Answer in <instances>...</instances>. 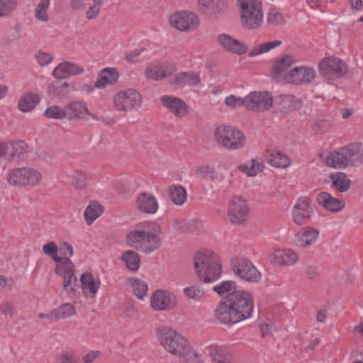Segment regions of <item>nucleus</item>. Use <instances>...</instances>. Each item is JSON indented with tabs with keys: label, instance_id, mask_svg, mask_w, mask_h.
<instances>
[{
	"label": "nucleus",
	"instance_id": "nucleus-1",
	"mask_svg": "<svg viewBox=\"0 0 363 363\" xmlns=\"http://www.w3.org/2000/svg\"><path fill=\"white\" fill-rule=\"evenodd\" d=\"M253 307L252 295L247 291L238 290L218 303L214 316L221 323L233 325L250 318Z\"/></svg>",
	"mask_w": 363,
	"mask_h": 363
},
{
	"label": "nucleus",
	"instance_id": "nucleus-2",
	"mask_svg": "<svg viewBox=\"0 0 363 363\" xmlns=\"http://www.w3.org/2000/svg\"><path fill=\"white\" fill-rule=\"evenodd\" d=\"M160 226L155 223H145L127 235L128 244L145 253L152 252L162 245Z\"/></svg>",
	"mask_w": 363,
	"mask_h": 363
},
{
	"label": "nucleus",
	"instance_id": "nucleus-3",
	"mask_svg": "<svg viewBox=\"0 0 363 363\" xmlns=\"http://www.w3.org/2000/svg\"><path fill=\"white\" fill-rule=\"evenodd\" d=\"M160 345L169 353L179 359L188 357L192 350L189 340L176 330L160 326L156 333Z\"/></svg>",
	"mask_w": 363,
	"mask_h": 363
},
{
	"label": "nucleus",
	"instance_id": "nucleus-4",
	"mask_svg": "<svg viewBox=\"0 0 363 363\" xmlns=\"http://www.w3.org/2000/svg\"><path fill=\"white\" fill-rule=\"evenodd\" d=\"M43 252L51 257L56 262L55 272L63 276V289L68 293L74 294L77 279L74 273V266L69 257L61 258L57 255L58 247L55 242L50 241L43 246Z\"/></svg>",
	"mask_w": 363,
	"mask_h": 363
},
{
	"label": "nucleus",
	"instance_id": "nucleus-5",
	"mask_svg": "<svg viewBox=\"0 0 363 363\" xmlns=\"http://www.w3.org/2000/svg\"><path fill=\"white\" fill-rule=\"evenodd\" d=\"M194 264L197 277L206 283L217 280L221 274V263L212 252H199L194 255Z\"/></svg>",
	"mask_w": 363,
	"mask_h": 363
},
{
	"label": "nucleus",
	"instance_id": "nucleus-6",
	"mask_svg": "<svg viewBox=\"0 0 363 363\" xmlns=\"http://www.w3.org/2000/svg\"><path fill=\"white\" fill-rule=\"evenodd\" d=\"M363 147L359 143L350 144L333 152L327 157L328 166L336 168H345L348 165H355L362 162Z\"/></svg>",
	"mask_w": 363,
	"mask_h": 363
},
{
	"label": "nucleus",
	"instance_id": "nucleus-7",
	"mask_svg": "<svg viewBox=\"0 0 363 363\" xmlns=\"http://www.w3.org/2000/svg\"><path fill=\"white\" fill-rule=\"evenodd\" d=\"M240 23L245 30H255L263 23L260 0H240Z\"/></svg>",
	"mask_w": 363,
	"mask_h": 363
},
{
	"label": "nucleus",
	"instance_id": "nucleus-8",
	"mask_svg": "<svg viewBox=\"0 0 363 363\" xmlns=\"http://www.w3.org/2000/svg\"><path fill=\"white\" fill-rule=\"evenodd\" d=\"M230 264L233 273L242 280L250 283H257L261 280V273L249 259L235 256L232 257Z\"/></svg>",
	"mask_w": 363,
	"mask_h": 363
},
{
	"label": "nucleus",
	"instance_id": "nucleus-9",
	"mask_svg": "<svg viewBox=\"0 0 363 363\" xmlns=\"http://www.w3.org/2000/svg\"><path fill=\"white\" fill-rule=\"evenodd\" d=\"M215 137L220 145L230 150L240 149L245 143L244 135L231 126L218 127L215 131Z\"/></svg>",
	"mask_w": 363,
	"mask_h": 363
},
{
	"label": "nucleus",
	"instance_id": "nucleus-10",
	"mask_svg": "<svg viewBox=\"0 0 363 363\" xmlns=\"http://www.w3.org/2000/svg\"><path fill=\"white\" fill-rule=\"evenodd\" d=\"M41 179V173L33 167L15 168L8 174L9 183L14 186H35Z\"/></svg>",
	"mask_w": 363,
	"mask_h": 363
},
{
	"label": "nucleus",
	"instance_id": "nucleus-11",
	"mask_svg": "<svg viewBox=\"0 0 363 363\" xmlns=\"http://www.w3.org/2000/svg\"><path fill=\"white\" fill-rule=\"evenodd\" d=\"M140 93L132 89L121 91L113 97V106L118 111L127 112L138 108L141 104Z\"/></svg>",
	"mask_w": 363,
	"mask_h": 363
},
{
	"label": "nucleus",
	"instance_id": "nucleus-12",
	"mask_svg": "<svg viewBox=\"0 0 363 363\" xmlns=\"http://www.w3.org/2000/svg\"><path fill=\"white\" fill-rule=\"evenodd\" d=\"M319 71L325 78L336 79L341 78L347 72V66L341 59L331 57L321 61Z\"/></svg>",
	"mask_w": 363,
	"mask_h": 363
},
{
	"label": "nucleus",
	"instance_id": "nucleus-13",
	"mask_svg": "<svg viewBox=\"0 0 363 363\" xmlns=\"http://www.w3.org/2000/svg\"><path fill=\"white\" fill-rule=\"evenodd\" d=\"M273 97L268 91H252L246 96L245 108L248 111L262 112L272 106Z\"/></svg>",
	"mask_w": 363,
	"mask_h": 363
},
{
	"label": "nucleus",
	"instance_id": "nucleus-14",
	"mask_svg": "<svg viewBox=\"0 0 363 363\" xmlns=\"http://www.w3.org/2000/svg\"><path fill=\"white\" fill-rule=\"evenodd\" d=\"M248 213L249 207L243 198L237 196L231 199L228 207V217L231 223L242 224L246 220Z\"/></svg>",
	"mask_w": 363,
	"mask_h": 363
},
{
	"label": "nucleus",
	"instance_id": "nucleus-15",
	"mask_svg": "<svg viewBox=\"0 0 363 363\" xmlns=\"http://www.w3.org/2000/svg\"><path fill=\"white\" fill-rule=\"evenodd\" d=\"M170 24L176 29L189 32L195 30L199 25L198 17L193 13L181 11L169 17Z\"/></svg>",
	"mask_w": 363,
	"mask_h": 363
},
{
	"label": "nucleus",
	"instance_id": "nucleus-16",
	"mask_svg": "<svg viewBox=\"0 0 363 363\" xmlns=\"http://www.w3.org/2000/svg\"><path fill=\"white\" fill-rule=\"evenodd\" d=\"M176 305V296L168 291L157 290L151 295L150 306L155 311H171Z\"/></svg>",
	"mask_w": 363,
	"mask_h": 363
},
{
	"label": "nucleus",
	"instance_id": "nucleus-17",
	"mask_svg": "<svg viewBox=\"0 0 363 363\" xmlns=\"http://www.w3.org/2000/svg\"><path fill=\"white\" fill-rule=\"evenodd\" d=\"M313 213L310 199L307 196L300 197L293 208V220L298 225H305L309 222Z\"/></svg>",
	"mask_w": 363,
	"mask_h": 363
},
{
	"label": "nucleus",
	"instance_id": "nucleus-18",
	"mask_svg": "<svg viewBox=\"0 0 363 363\" xmlns=\"http://www.w3.org/2000/svg\"><path fill=\"white\" fill-rule=\"evenodd\" d=\"M315 77V72L313 68L301 66L289 70L285 75V81L287 83L301 85L311 82Z\"/></svg>",
	"mask_w": 363,
	"mask_h": 363
},
{
	"label": "nucleus",
	"instance_id": "nucleus-19",
	"mask_svg": "<svg viewBox=\"0 0 363 363\" xmlns=\"http://www.w3.org/2000/svg\"><path fill=\"white\" fill-rule=\"evenodd\" d=\"M176 72L174 64L164 62L147 67L145 70V76L150 79L161 81L172 77Z\"/></svg>",
	"mask_w": 363,
	"mask_h": 363
},
{
	"label": "nucleus",
	"instance_id": "nucleus-20",
	"mask_svg": "<svg viewBox=\"0 0 363 363\" xmlns=\"http://www.w3.org/2000/svg\"><path fill=\"white\" fill-rule=\"evenodd\" d=\"M298 259V255L290 249H277L268 255L269 262L275 266L293 265Z\"/></svg>",
	"mask_w": 363,
	"mask_h": 363
},
{
	"label": "nucleus",
	"instance_id": "nucleus-21",
	"mask_svg": "<svg viewBox=\"0 0 363 363\" xmlns=\"http://www.w3.org/2000/svg\"><path fill=\"white\" fill-rule=\"evenodd\" d=\"M216 40L224 50L230 53L240 55L247 52V46L245 44L228 34L222 33L218 35Z\"/></svg>",
	"mask_w": 363,
	"mask_h": 363
},
{
	"label": "nucleus",
	"instance_id": "nucleus-22",
	"mask_svg": "<svg viewBox=\"0 0 363 363\" xmlns=\"http://www.w3.org/2000/svg\"><path fill=\"white\" fill-rule=\"evenodd\" d=\"M84 72V67L70 62L64 61L60 63L52 71V75L59 79H65L73 75H79Z\"/></svg>",
	"mask_w": 363,
	"mask_h": 363
},
{
	"label": "nucleus",
	"instance_id": "nucleus-23",
	"mask_svg": "<svg viewBox=\"0 0 363 363\" xmlns=\"http://www.w3.org/2000/svg\"><path fill=\"white\" fill-rule=\"evenodd\" d=\"M316 201L323 208L335 213L340 211L345 206L342 199L335 198L326 191L319 193L316 196Z\"/></svg>",
	"mask_w": 363,
	"mask_h": 363
},
{
	"label": "nucleus",
	"instance_id": "nucleus-24",
	"mask_svg": "<svg viewBox=\"0 0 363 363\" xmlns=\"http://www.w3.org/2000/svg\"><path fill=\"white\" fill-rule=\"evenodd\" d=\"M162 105L170 110L178 117H182L187 113L186 105L179 98L176 96L164 95L160 97Z\"/></svg>",
	"mask_w": 363,
	"mask_h": 363
},
{
	"label": "nucleus",
	"instance_id": "nucleus-25",
	"mask_svg": "<svg viewBox=\"0 0 363 363\" xmlns=\"http://www.w3.org/2000/svg\"><path fill=\"white\" fill-rule=\"evenodd\" d=\"M136 206L141 212L153 214L158 209L157 199L151 194L141 193L136 201Z\"/></svg>",
	"mask_w": 363,
	"mask_h": 363
},
{
	"label": "nucleus",
	"instance_id": "nucleus-26",
	"mask_svg": "<svg viewBox=\"0 0 363 363\" xmlns=\"http://www.w3.org/2000/svg\"><path fill=\"white\" fill-rule=\"evenodd\" d=\"M319 231L315 228H302L296 235V244L301 248H306L312 245L317 240Z\"/></svg>",
	"mask_w": 363,
	"mask_h": 363
},
{
	"label": "nucleus",
	"instance_id": "nucleus-27",
	"mask_svg": "<svg viewBox=\"0 0 363 363\" xmlns=\"http://www.w3.org/2000/svg\"><path fill=\"white\" fill-rule=\"evenodd\" d=\"M200 83V78L195 72H181L174 77L172 85L177 88H182L185 86H196Z\"/></svg>",
	"mask_w": 363,
	"mask_h": 363
},
{
	"label": "nucleus",
	"instance_id": "nucleus-28",
	"mask_svg": "<svg viewBox=\"0 0 363 363\" xmlns=\"http://www.w3.org/2000/svg\"><path fill=\"white\" fill-rule=\"evenodd\" d=\"M264 157L267 162L275 167L286 168L291 164L289 157L275 150H267Z\"/></svg>",
	"mask_w": 363,
	"mask_h": 363
},
{
	"label": "nucleus",
	"instance_id": "nucleus-29",
	"mask_svg": "<svg viewBox=\"0 0 363 363\" xmlns=\"http://www.w3.org/2000/svg\"><path fill=\"white\" fill-rule=\"evenodd\" d=\"M118 78V74L115 69L105 68L98 75L94 86L98 89H104L107 84H115Z\"/></svg>",
	"mask_w": 363,
	"mask_h": 363
},
{
	"label": "nucleus",
	"instance_id": "nucleus-30",
	"mask_svg": "<svg viewBox=\"0 0 363 363\" xmlns=\"http://www.w3.org/2000/svg\"><path fill=\"white\" fill-rule=\"evenodd\" d=\"M40 101V97L38 94L26 92L20 97L18 108L21 112H29L35 108Z\"/></svg>",
	"mask_w": 363,
	"mask_h": 363
},
{
	"label": "nucleus",
	"instance_id": "nucleus-31",
	"mask_svg": "<svg viewBox=\"0 0 363 363\" xmlns=\"http://www.w3.org/2000/svg\"><path fill=\"white\" fill-rule=\"evenodd\" d=\"M82 288L84 294L86 296L89 294L91 296H95L101 285L99 279H95L91 273H84L80 278Z\"/></svg>",
	"mask_w": 363,
	"mask_h": 363
},
{
	"label": "nucleus",
	"instance_id": "nucleus-32",
	"mask_svg": "<svg viewBox=\"0 0 363 363\" xmlns=\"http://www.w3.org/2000/svg\"><path fill=\"white\" fill-rule=\"evenodd\" d=\"M295 61L290 55H285L277 60L273 67V73L277 77H282L285 80V75L291 70Z\"/></svg>",
	"mask_w": 363,
	"mask_h": 363
},
{
	"label": "nucleus",
	"instance_id": "nucleus-33",
	"mask_svg": "<svg viewBox=\"0 0 363 363\" xmlns=\"http://www.w3.org/2000/svg\"><path fill=\"white\" fill-rule=\"evenodd\" d=\"M104 212L103 206L96 201H91L84 212L87 225H91Z\"/></svg>",
	"mask_w": 363,
	"mask_h": 363
},
{
	"label": "nucleus",
	"instance_id": "nucleus-34",
	"mask_svg": "<svg viewBox=\"0 0 363 363\" xmlns=\"http://www.w3.org/2000/svg\"><path fill=\"white\" fill-rule=\"evenodd\" d=\"M330 179L333 182V186L338 192H345L350 187L351 181L343 172H335L330 174Z\"/></svg>",
	"mask_w": 363,
	"mask_h": 363
},
{
	"label": "nucleus",
	"instance_id": "nucleus-35",
	"mask_svg": "<svg viewBox=\"0 0 363 363\" xmlns=\"http://www.w3.org/2000/svg\"><path fill=\"white\" fill-rule=\"evenodd\" d=\"M168 195L170 200L175 205L181 206L186 201V191L181 185H170L168 187Z\"/></svg>",
	"mask_w": 363,
	"mask_h": 363
},
{
	"label": "nucleus",
	"instance_id": "nucleus-36",
	"mask_svg": "<svg viewBox=\"0 0 363 363\" xmlns=\"http://www.w3.org/2000/svg\"><path fill=\"white\" fill-rule=\"evenodd\" d=\"M210 355L215 363L233 362V355L230 351L223 347H211Z\"/></svg>",
	"mask_w": 363,
	"mask_h": 363
},
{
	"label": "nucleus",
	"instance_id": "nucleus-37",
	"mask_svg": "<svg viewBox=\"0 0 363 363\" xmlns=\"http://www.w3.org/2000/svg\"><path fill=\"white\" fill-rule=\"evenodd\" d=\"M67 113V116L69 119L81 118L84 113H88V108L84 101H74L65 106Z\"/></svg>",
	"mask_w": 363,
	"mask_h": 363
},
{
	"label": "nucleus",
	"instance_id": "nucleus-38",
	"mask_svg": "<svg viewBox=\"0 0 363 363\" xmlns=\"http://www.w3.org/2000/svg\"><path fill=\"white\" fill-rule=\"evenodd\" d=\"M122 260L125 264L127 269L132 272L137 271L140 265V257L133 250L125 251L121 257Z\"/></svg>",
	"mask_w": 363,
	"mask_h": 363
},
{
	"label": "nucleus",
	"instance_id": "nucleus-39",
	"mask_svg": "<svg viewBox=\"0 0 363 363\" xmlns=\"http://www.w3.org/2000/svg\"><path fill=\"white\" fill-rule=\"evenodd\" d=\"M264 167L263 162L257 159H253L247 164L238 166L239 170L246 174L247 176L254 177L262 171Z\"/></svg>",
	"mask_w": 363,
	"mask_h": 363
},
{
	"label": "nucleus",
	"instance_id": "nucleus-40",
	"mask_svg": "<svg viewBox=\"0 0 363 363\" xmlns=\"http://www.w3.org/2000/svg\"><path fill=\"white\" fill-rule=\"evenodd\" d=\"M9 161L13 160L16 157L18 159L23 158L24 154L27 152V145L22 140L14 142L9 145Z\"/></svg>",
	"mask_w": 363,
	"mask_h": 363
},
{
	"label": "nucleus",
	"instance_id": "nucleus-41",
	"mask_svg": "<svg viewBox=\"0 0 363 363\" xmlns=\"http://www.w3.org/2000/svg\"><path fill=\"white\" fill-rule=\"evenodd\" d=\"M128 281L135 296L139 299L142 300L147 296L148 287L146 282L135 278L130 279Z\"/></svg>",
	"mask_w": 363,
	"mask_h": 363
},
{
	"label": "nucleus",
	"instance_id": "nucleus-42",
	"mask_svg": "<svg viewBox=\"0 0 363 363\" xmlns=\"http://www.w3.org/2000/svg\"><path fill=\"white\" fill-rule=\"evenodd\" d=\"M237 286L234 281H223L213 287V290L220 296L228 297V295L236 290Z\"/></svg>",
	"mask_w": 363,
	"mask_h": 363
},
{
	"label": "nucleus",
	"instance_id": "nucleus-43",
	"mask_svg": "<svg viewBox=\"0 0 363 363\" xmlns=\"http://www.w3.org/2000/svg\"><path fill=\"white\" fill-rule=\"evenodd\" d=\"M198 174L201 178L206 180L210 181H220L222 180V176L220 175L214 168L208 165H203L200 167L197 171Z\"/></svg>",
	"mask_w": 363,
	"mask_h": 363
},
{
	"label": "nucleus",
	"instance_id": "nucleus-44",
	"mask_svg": "<svg viewBox=\"0 0 363 363\" xmlns=\"http://www.w3.org/2000/svg\"><path fill=\"white\" fill-rule=\"evenodd\" d=\"M282 111H289L300 107L301 102L298 99L292 95H284L281 96L279 102Z\"/></svg>",
	"mask_w": 363,
	"mask_h": 363
},
{
	"label": "nucleus",
	"instance_id": "nucleus-45",
	"mask_svg": "<svg viewBox=\"0 0 363 363\" xmlns=\"http://www.w3.org/2000/svg\"><path fill=\"white\" fill-rule=\"evenodd\" d=\"M281 43H282L281 40H275L273 41L260 44L257 48H255L252 50H251L249 52V55L250 57H255L259 55L266 53L270 51L271 50L281 45Z\"/></svg>",
	"mask_w": 363,
	"mask_h": 363
},
{
	"label": "nucleus",
	"instance_id": "nucleus-46",
	"mask_svg": "<svg viewBox=\"0 0 363 363\" xmlns=\"http://www.w3.org/2000/svg\"><path fill=\"white\" fill-rule=\"evenodd\" d=\"M69 86V84L67 82H53L48 87V95L52 99L65 96L68 94L67 89Z\"/></svg>",
	"mask_w": 363,
	"mask_h": 363
},
{
	"label": "nucleus",
	"instance_id": "nucleus-47",
	"mask_svg": "<svg viewBox=\"0 0 363 363\" xmlns=\"http://www.w3.org/2000/svg\"><path fill=\"white\" fill-rule=\"evenodd\" d=\"M50 5V0H40L35 9V18L42 22H48L49 16L48 9Z\"/></svg>",
	"mask_w": 363,
	"mask_h": 363
},
{
	"label": "nucleus",
	"instance_id": "nucleus-48",
	"mask_svg": "<svg viewBox=\"0 0 363 363\" xmlns=\"http://www.w3.org/2000/svg\"><path fill=\"white\" fill-rule=\"evenodd\" d=\"M75 308L71 303H65L57 309L53 310L55 320L65 319L74 314Z\"/></svg>",
	"mask_w": 363,
	"mask_h": 363
},
{
	"label": "nucleus",
	"instance_id": "nucleus-49",
	"mask_svg": "<svg viewBox=\"0 0 363 363\" xmlns=\"http://www.w3.org/2000/svg\"><path fill=\"white\" fill-rule=\"evenodd\" d=\"M44 114L48 118L62 120L67 117V113L65 108L62 109L56 105H52L45 111Z\"/></svg>",
	"mask_w": 363,
	"mask_h": 363
},
{
	"label": "nucleus",
	"instance_id": "nucleus-50",
	"mask_svg": "<svg viewBox=\"0 0 363 363\" xmlns=\"http://www.w3.org/2000/svg\"><path fill=\"white\" fill-rule=\"evenodd\" d=\"M71 177L72 178V184L77 189H82L87 184L86 176L82 171H74Z\"/></svg>",
	"mask_w": 363,
	"mask_h": 363
},
{
	"label": "nucleus",
	"instance_id": "nucleus-51",
	"mask_svg": "<svg viewBox=\"0 0 363 363\" xmlns=\"http://www.w3.org/2000/svg\"><path fill=\"white\" fill-rule=\"evenodd\" d=\"M184 294L189 298L199 301L205 296V292L198 286H192L183 289Z\"/></svg>",
	"mask_w": 363,
	"mask_h": 363
},
{
	"label": "nucleus",
	"instance_id": "nucleus-52",
	"mask_svg": "<svg viewBox=\"0 0 363 363\" xmlns=\"http://www.w3.org/2000/svg\"><path fill=\"white\" fill-rule=\"evenodd\" d=\"M17 6V0H0V18L13 12Z\"/></svg>",
	"mask_w": 363,
	"mask_h": 363
},
{
	"label": "nucleus",
	"instance_id": "nucleus-53",
	"mask_svg": "<svg viewBox=\"0 0 363 363\" xmlns=\"http://www.w3.org/2000/svg\"><path fill=\"white\" fill-rule=\"evenodd\" d=\"M267 21L272 26L281 25L284 22V18L281 12L276 9H270L267 13Z\"/></svg>",
	"mask_w": 363,
	"mask_h": 363
},
{
	"label": "nucleus",
	"instance_id": "nucleus-54",
	"mask_svg": "<svg viewBox=\"0 0 363 363\" xmlns=\"http://www.w3.org/2000/svg\"><path fill=\"white\" fill-rule=\"evenodd\" d=\"M246 96L242 98L235 95H230L225 99V104L227 106L231 108H235L240 106L245 108Z\"/></svg>",
	"mask_w": 363,
	"mask_h": 363
},
{
	"label": "nucleus",
	"instance_id": "nucleus-55",
	"mask_svg": "<svg viewBox=\"0 0 363 363\" xmlns=\"http://www.w3.org/2000/svg\"><path fill=\"white\" fill-rule=\"evenodd\" d=\"M306 277L311 281H318L321 275L320 269L313 264L306 266L305 269Z\"/></svg>",
	"mask_w": 363,
	"mask_h": 363
},
{
	"label": "nucleus",
	"instance_id": "nucleus-56",
	"mask_svg": "<svg viewBox=\"0 0 363 363\" xmlns=\"http://www.w3.org/2000/svg\"><path fill=\"white\" fill-rule=\"evenodd\" d=\"M35 59L38 64L43 67L49 65L53 60V57L48 52L38 51L35 55Z\"/></svg>",
	"mask_w": 363,
	"mask_h": 363
},
{
	"label": "nucleus",
	"instance_id": "nucleus-57",
	"mask_svg": "<svg viewBox=\"0 0 363 363\" xmlns=\"http://www.w3.org/2000/svg\"><path fill=\"white\" fill-rule=\"evenodd\" d=\"M57 363H77L73 354L69 352H64L58 355Z\"/></svg>",
	"mask_w": 363,
	"mask_h": 363
},
{
	"label": "nucleus",
	"instance_id": "nucleus-58",
	"mask_svg": "<svg viewBox=\"0 0 363 363\" xmlns=\"http://www.w3.org/2000/svg\"><path fill=\"white\" fill-rule=\"evenodd\" d=\"M190 228V223L184 219H177L174 221V228L176 230L184 233Z\"/></svg>",
	"mask_w": 363,
	"mask_h": 363
},
{
	"label": "nucleus",
	"instance_id": "nucleus-59",
	"mask_svg": "<svg viewBox=\"0 0 363 363\" xmlns=\"http://www.w3.org/2000/svg\"><path fill=\"white\" fill-rule=\"evenodd\" d=\"M143 51V49H135L125 54V60L131 63H136L138 62V57Z\"/></svg>",
	"mask_w": 363,
	"mask_h": 363
},
{
	"label": "nucleus",
	"instance_id": "nucleus-60",
	"mask_svg": "<svg viewBox=\"0 0 363 363\" xmlns=\"http://www.w3.org/2000/svg\"><path fill=\"white\" fill-rule=\"evenodd\" d=\"M101 10V6L97 4H94L91 6L86 12V17L89 20H91L99 16Z\"/></svg>",
	"mask_w": 363,
	"mask_h": 363
},
{
	"label": "nucleus",
	"instance_id": "nucleus-61",
	"mask_svg": "<svg viewBox=\"0 0 363 363\" xmlns=\"http://www.w3.org/2000/svg\"><path fill=\"white\" fill-rule=\"evenodd\" d=\"M0 312L4 315L12 316L14 313V307L9 302L3 303L0 305Z\"/></svg>",
	"mask_w": 363,
	"mask_h": 363
},
{
	"label": "nucleus",
	"instance_id": "nucleus-62",
	"mask_svg": "<svg viewBox=\"0 0 363 363\" xmlns=\"http://www.w3.org/2000/svg\"><path fill=\"white\" fill-rule=\"evenodd\" d=\"M216 0H198V5L200 9L205 11L206 9H213Z\"/></svg>",
	"mask_w": 363,
	"mask_h": 363
},
{
	"label": "nucleus",
	"instance_id": "nucleus-63",
	"mask_svg": "<svg viewBox=\"0 0 363 363\" xmlns=\"http://www.w3.org/2000/svg\"><path fill=\"white\" fill-rule=\"evenodd\" d=\"M9 145L4 142H0V157H5L9 160Z\"/></svg>",
	"mask_w": 363,
	"mask_h": 363
},
{
	"label": "nucleus",
	"instance_id": "nucleus-64",
	"mask_svg": "<svg viewBox=\"0 0 363 363\" xmlns=\"http://www.w3.org/2000/svg\"><path fill=\"white\" fill-rule=\"evenodd\" d=\"M316 125L320 132H326L330 128L331 124L328 120H319L316 122Z\"/></svg>",
	"mask_w": 363,
	"mask_h": 363
}]
</instances>
